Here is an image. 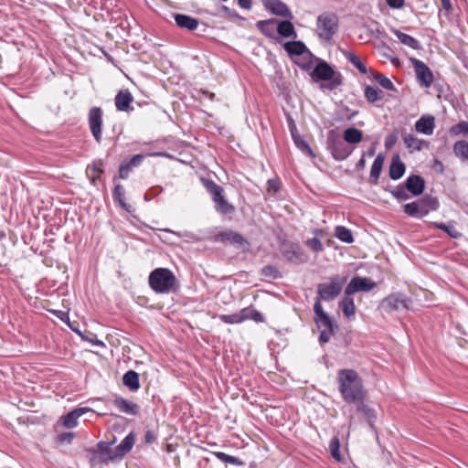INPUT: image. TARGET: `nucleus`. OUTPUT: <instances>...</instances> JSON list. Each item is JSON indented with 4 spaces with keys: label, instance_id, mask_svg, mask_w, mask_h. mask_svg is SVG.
Instances as JSON below:
<instances>
[{
    "label": "nucleus",
    "instance_id": "nucleus-1",
    "mask_svg": "<svg viewBox=\"0 0 468 468\" xmlns=\"http://www.w3.org/2000/svg\"><path fill=\"white\" fill-rule=\"evenodd\" d=\"M336 381L343 400L352 404L366 399L367 392L364 387L363 379L353 369H340L337 372Z\"/></svg>",
    "mask_w": 468,
    "mask_h": 468
},
{
    "label": "nucleus",
    "instance_id": "nucleus-2",
    "mask_svg": "<svg viewBox=\"0 0 468 468\" xmlns=\"http://www.w3.org/2000/svg\"><path fill=\"white\" fill-rule=\"evenodd\" d=\"M148 282L155 292L168 293L176 288L177 280L169 269L156 268L149 274Z\"/></svg>",
    "mask_w": 468,
    "mask_h": 468
},
{
    "label": "nucleus",
    "instance_id": "nucleus-3",
    "mask_svg": "<svg viewBox=\"0 0 468 468\" xmlns=\"http://www.w3.org/2000/svg\"><path fill=\"white\" fill-rule=\"evenodd\" d=\"M314 311L315 314L314 321L320 331L319 341L327 343L335 334L336 326L334 324L332 318L324 311L319 299H316L314 303Z\"/></svg>",
    "mask_w": 468,
    "mask_h": 468
},
{
    "label": "nucleus",
    "instance_id": "nucleus-4",
    "mask_svg": "<svg viewBox=\"0 0 468 468\" xmlns=\"http://www.w3.org/2000/svg\"><path fill=\"white\" fill-rule=\"evenodd\" d=\"M203 185L207 191L210 194L215 204V209L222 215L231 214L235 211V207L229 203L224 196V189L221 186L216 184L212 180H203Z\"/></svg>",
    "mask_w": 468,
    "mask_h": 468
},
{
    "label": "nucleus",
    "instance_id": "nucleus-5",
    "mask_svg": "<svg viewBox=\"0 0 468 468\" xmlns=\"http://www.w3.org/2000/svg\"><path fill=\"white\" fill-rule=\"evenodd\" d=\"M338 29V17L334 13H323L316 21V33L321 41L330 43Z\"/></svg>",
    "mask_w": 468,
    "mask_h": 468
},
{
    "label": "nucleus",
    "instance_id": "nucleus-6",
    "mask_svg": "<svg viewBox=\"0 0 468 468\" xmlns=\"http://www.w3.org/2000/svg\"><path fill=\"white\" fill-rule=\"evenodd\" d=\"M439 207V202L435 197H425L417 201L408 203L404 206V212L415 218H423L428 215L431 211H435Z\"/></svg>",
    "mask_w": 468,
    "mask_h": 468
},
{
    "label": "nucleus",
    "instance_id": "nucleus-7",
    "mask_svg": "<svg viewBox=\"0 0 468 468\" xmlns=\"http://www.w3.org/2000/svg\"><path fill=\"white\" fill-rule=\"evenodd\" d=\"M411 300L403 292H392L386 296L379 303L378 308L386 314L410 309Z\"/></svg>",
    "mask_w": 468,
    "mask_h": 468
},
{
    "label": "nucleus",
    "instance_id": "nucleus-8",
    "mask_svg": "<svg viewBox=\"0 0 468 468\" xmlns=\"http://www.w3.org/2000/svg\"><path fill=\"white\" fill-rule=\"evenodd\" d=\"M345 282V278H340L339 276L335 275L331 278L329 282L320 283L317 288V292L319 295L317 299H319V301L322 299L327 302L334 300L340 294Z\"/></svg>",
    "mask_w": 468,
    "mask_h": 468
},
{
    "label": "nucleus",
    "instance_id": "nucleus-9",
    "mask_svg": "<svg viewBox=\"0 0 468 468\" xmlns=\"http://www.w3.org/2000/svg\"><path fill=\"white\" fill-rule=\"evenodd\" d=\"M111 442L100 441L96 448L89 450L91 453L90 463H109L117 458L114 449L111 448Z\"/></svg>",
    "mask_w": 468,
    "mask_h": 468
},
{
    "label": "nucleus",
    "instance_id": "nucleus-10",
    "mask_svg": "<svg viewBox=\"0 0 468 468\" xmlns=\"http://www.w3.org/2000/svg\"><path fill=\"white\" fill-rule=\"evenodd\" d=\"M410 62L414 68L419 84L424 88H430L433 83L434 77L430 68L421 60L416 58H410Z\"/></svg>",
    "mask_w": 468,
    "mask_h": 468
},
{
    "label": "nucleus",
    "instance_id": "nucleus-11",
    "mask_svg": "<svg viewBox=\"0 0 468 468\" xmlns=\"http://www.w3.org/2000/svg\"><path fill=\"white\" fill-rule=\"evenodd\" d=\"M281 252L288 261L294 264H302L308 261V256L296 243H282L281 246Z\"/></svg>",
    "mask_w": 468,
    "mask_h": 468
},
{
    "label": "nucleus",
    "instance_id": "nucleus-12",
    "mask_svg": "<svg viewBox=\"0 0 468 468\" xmlns=\"http://www.w3.org/2000/svg\"><path fill=\"white\" fill-rule=\"evenodd\" d=\"M376 282L369 278L355 276L345 289L346 295H352L358 292H369L376 287Z\"/></svg>",
    "mask_w": 468,
    "mask_h": 468
},
{
    "label": "nucleus",
    "instance_id": "nucleus-13",
    "mask_svg": "<svg viewBox=\"0 0 468 468\" xmlns=\"http://www.w3.org/2000/svg\"><path fill=\"white\" fill-rule=\"evenodd\" d=\"M88 121L92 136L100 144L102 138V110L100 107H92L89 112Z\"/></svg>",
    "mask_w": 468,
    "mask_h": 468
},
{
    "label": "nucleus",
    "instance_id": "nucleus-14",
    "mask_svg": "<svg viewBox=\"0 0 468 468\" xmlns=\"http://www.w3.org/2000/svg\"><path fill=\"white\" fill-rule=\"evenodd\" d=\"M264 7L269 10L271 14L292 19L293 16L286 4L280 0H261Z\"/></svg>",
    "mask_w": 468,
    "mask_h": 468
},
{
    "label": "nucleus",
    "instance_id": "nucleus-15",
    "mask_svg": "<svg viewBox=\"0 0 468 468\" xmlns=\"http://www.w3.org/2000/svg\"><path fill=\"white\" fill-rule=\"evenodd\" d=\"M414 127L417 133L425 135H431L435 129V118L430 114L422 115L415 122Z\"/></svg>",
    "mask_w": 468,
    "mask_h": 468
},
{
    "label": "nucleus",
    "instance_id": "nucleus-16",
    "mask_svg": "<svg viewBox=\"0 0 468 468\" xmlns=\"http://www.w3.org/2000/svg\"><path fill=\"white\" fill-rule=\"evenodd\" d=\"M133 101V97L128 90H120L115 96V107L120 112H129L133 110L131 103Z\"/></svg>",
    "mask_w": 468,
    "mask_h": 468
},
{
    "label": "nucleus",
    "instance_id": "nucleus-17",
    "mask_svg": "<svg viewBox=\"0 0 468 468\" xmlns=\"http://www.w3.org/2000/svg\"><path fill=\"white\" fill-rule=\"evenodd\" d=\"M214 240L222 243H230L241 246L245 243L244 238L233 230L221 231L214 237Z\"/></svg>",
    "mask_w": 468,
    "mask_h": 468
},
{
    "label": "nucleus",
    "instance_id": "nucleus-18",
    "mask_svg": "<svg viewBox=\"0 0 468 468\" xmlns=\"http://www.w3.org/2000/svg\"><path fill=\"white\" fill-rule=\"evenodd\" d=\"M404 186L412 196H419L425 188V181L418 175H411L406 179Z\"/></svg>",
    "mask_w": 468,
    "mask_h": 468
},
{
    "label": "nucleus",
    "instance_id": "nucleus-19",
    "mask_svg": "<svg viewBox=\"0 0 468 468\" xmlns=\"http://www.w3.org/2000/svg\"><path fill=\"white\" fill-rule=\"evenodd\" d=\"M402 139L405 146L410 153L429 147V143L426 140L420 139L412 133L403 134Z\"/></svg>",
    "mask_w": 468,
    "mask_h": 468
},
{
    "label": "nucleus",
    "instance_id": "nucleus-20",
    "mask_svg": "<svg viewBox=\"0 0 468 468\" xmlns=\"http://www.w3.org/2000/svg\"><path fill=\"white\" fill-rule=\"evenodd\" d=\"M335 74L334 69L325 61H320L314 69L311 76L318 80H330Z\"/></svg>",
    "mask_w": 468,
    "mask_h": 468
},
{
    "label": "nucleus",
    "instance_id": "nucleus-21",
    "mask_svg": "<svg viewBox=\"0 0 468 468\" xmlns=\"http://www.w3.org/2000/svg\"><path fill=\"white\" fill-rule=\"evenodd\" d=\"M330 149L334 158L338 161L346 159L353 151L340 140L332 141Z\"/></svg>",
    "mask_w": 468,
    "mask_h": 468
},
{
    "label": "nucleus",
    "instance_id": "nucleus-22",
    "mask_svg": "<svg viewBox=\"0 0 468 468\" xmlns=\"http://www.w3.org/2000/svg\"><path fill=\"white\" fill-rule=\"evenodd\" d=\"M90 410V409L89 408H78L69 412L61 418L63 426L68 429L76 427L78 425V419Z\"/></svg>",
    "mask_w": 468,
    "mask_h": 468
},
{
    "label": "nucleus",
    "instance_id": "nucleus-23",
    "mask_svg": "<svg viewBox=\"0 0 468 468\" xmlns=\"http://www.w3.org/2000/svg\"><path fill=\"white\" fill-rule=\"evenodd\" d=\"M135 442V435L133 432H130L114 449L118 459H122L126 453H128L133 447Z\"/></svg>",
    "mask_w": 468,
    "mask_h": 468
},
{
    "label": "nucleus",
    "instance_id": "nucleus-24",
    "mask_svg": "<svg viewBox=\"0 0 468 468\" xmlns=\"http://www.w3.org/2000/svg\"><path fill=\"white\" fill-rule=\"evenodd\" d=\"M353 404L356 405V410L363 414L365 420L368 423L369 427L373 429L374 421L376 420V412L368 405L365 403V399L356 401Z\"/></svg>",
    "mask_w": 468,
    "mask_h": 468
},
{
    "label": "nucleus",
    "instance_id": "nucleus-25",
    "mask_svg": "<svg viewBox=\"0 0 468 468\" xmlns=\"http://www.w3.org/2000/svg\"><path fill=\"white\" fill-rule=\"evenodd\" d=\"M114 406L122 413L135 416L138 414V406L125 399L116 398L113 401Z\"/></svg>",
    "mask_w": 468,
    "mask_h": 468
},
{
    "label": "nucleus",
    "instance_id": "nucleus-26",
    "mask_svg": "<svg viewBox=\"0 0 468 468\" xmlns=\"http://www.w3.org/2000/svg\"><path fill=\"white\" fill-rule=\"evenodd\" d=\"M175 21L179 27L188 30H195L199 24L197 18L183 14L175 15Z\"/></svg>",
    "mask_w": 468,
    "mask_h": 468
},
{
    "label": "nucleus",
    "instance_id": "nucleus-27",
    "mask_svg": "<svg viewBox=\"0 0 468 468\" xmlns=\"http://www.w3.org/2000/svg\"><path fill=\"white\" fill-rule=\"evenodd\" d=\"M404 173H405V165L400 160L399 155L394 156L392 158V161H391V164L389 166V171H388L390 178L393 180H398L400 177H402Z\"/></svg>",
    "mask_w": 468,
    "mask_h": 468
},
{
    "label": "nucleus",
    "instance_id": "nucleus-28",
    "mask_svg": "<svg viewBox=\"0 0 468 468\" xmlns=\"http://www.w3.org/2000/svg\"><path fill=\"white\" fill-rule=\"evenodd\" d=\"M343 56L351 63L360 73L367 74V66L362 62L360 58L351 50L343 49Z\"/></svg>",
    "mask_w": 468,
    "mask_h": 468
},
{
    "label": "nucleus",
    "instance_id": "nucleus-29",
    "mask_svg": "<svg viewBox=\"0 0 468 468\" xmlns=\"http://www.w3.org/2000/svg\"><path fill=\"white\" fill-rule=\"evenodd\" d=\"M393 34L398 37L399 42L412 49L418 50L420 48V44L419 40L414 38L413 37L405 34L398 29H392Z\"/></svg>",
    "mask_w": 468,
    "mask_h": 468
},
{
    "label": "nucleus",
    "instance_id": "nucleus-30",
    "mask_svg": "<svg viewBox=\"0 0 468 468\" xmlns=\"http://www.w3.org/2000/svg\"><path fill=\"white\" fill-rule=\"evenodd\" d=\"M256 27L266 37H274V34L277 27L275 19L258 21Z\"/></svg>",
    "mask_w": 468,
    "mask_h": 468
},
{
    "label": "nucleus",
    "instance_id": "nucleus-31",
    "mask_svg": "<svg viewBox=\"0 0 468 468\" xmlns=\"http://www.w3.org/2000/svg\"><path fill=\"white\" fill-rule=\"evenodd\" d=\"M384 157L381 154L377 155L375 158L371 169H370V182L377 185L383 168Z\"/></svg>",
    "mask_w": 468,
    "mask_h": 468
},
{
    "label": "nucleus",
    "instance_id": "nucleus-32",
    "mask_svg": "<svg viewBox=\"0 0 468 468\" xmlns=\"http://www.w3.org/2000/svg\"><path fill=\"white\" fill-rule=\"evenodd\" d=\"M122 382L132 391H136L140 388L139 375L133 370H129L124 374Z\"/></svg>",
    "mask_w": 468,
    "mask_h": 468
},
{
    "label": "nucleus",
    "instance_id": "nucleus-33",
    "mask_svg": "<svg viewBox=\"0 0 468 468\" xmlns=\"http://www.w3.org/2000/svg\"><path fill=\"white\" fill-rule=\"evenodd\" d=\"M276 31L283 37H297L293 24L289 20H284L277 25Z\"/></svg>",
    "mask_w": 468,
    "mask_h": 468
},
{
    "label": "nucleus",
    "instance_id": "nucleus-34",
    "mask_svg": "<svg viewBox=\"0 0 468 468\" xmlns=\"http://www.w3.org/2000/svg\"><path fill=\"white\" fill-rule=\"evenodd\" d=\"M343 138L348 144H356L362 141L363 132L355 127H350L344 131Z\"/></svg>",
    "mask_w": 468,
    "mask_h": 468
},
{
    "label": "nucleus",
    "instance_id": "nucleus-35",
    "mask_svg": "<svg viewBox=\"0 0 468 468\" xmlns=\"http://www.w3.org/2000/svg\"><path fill=\"white\" fill-rule=\"evenodd\" d=\"M339 305L342 308L344 314L347 318H352L355 316L356 305L350 295H346L339 303Z\"/></svg>",
    "mask_w": 468,
    "mask_h": 468
},
{
    "label": "nucleus",
    "instance_id": "nucleus-36",
    "mask_svg": "<svg viewBox=\"0 0 468 468\" xmlns=\"http://www.w3.org/2000/svg\"><path fill=\"white\" fill-rule=\"evenodd\" d=\"M283 48L289 55L295 56H300L307 50L306 46L301 41L286 42Z\"/></svg>",
    "mask_w": 468,
    "mask_h": 468
},
{
    "label": "nucleus",
    "instance_id": "nucleus-37",
    "mask_svg": "<svg viewBox=\"0 0 468 468\" xmlns=\"http://www.w3.org/2000/svg\"><path fill=\"white\" fill-rule=\"evenodd\" d=\"M456 157L468 161V142L464 140L457 141L452 147Z\"/></svg>",
    "mask_w": 468,
    "mask_h": 468
},
{
    "label": "nucleus",
    "instance_id": "nucleus-38",
    "mask_svg": "<svg viewBox=\"0 0 468 468\" xmlns=\"http://www.w3.org/2000/svg\"><path fill=\"white\" fill-rule=\"evenodd\" d=\"M364 94L367 100L371 103L380 101L384 97V92L382 90L372 86H367L365 88Z\"/></svg>",
    "mask_w": 468,
    "mask_h": 468
},
{
    "label": "nucleus",
    "instance_id": "nucleus-39",
    "mask_svg": "<svg viewBox=\"0 0 468 468\" xmlns=\"http://www.w3.org/2000/svg\"><path fill=\"white\" fill-rule=\"evenodd\" d=\"M335 236L341 241L348 244L354 241L351 230L344 226H337L335 228Z\"/></svg>",
    "mask_w": 468,
    "mask_h": 468
},
{
    "label": "nucleus",
    "instance_id": "nucleus-40",
    "mask_svg": "<svg viewBox=\"0 0 468 468\" xmlns=\"http://www.w3.org/2000/svg\"><path fill=\"white\" fill-rule=\"evenodd\" d=\"M433 226L436 229H441L444 232H446L451 238L457 239L461 237V233L455 229L452 223L446 225L444 223L434 222Z\"/></svg>",
    "mask_w": 468,
    "mask_h": 468
},
{
    "label": "nucleus",
    "instance_id": "nucleus-41",
    "mask_svg": "<svg viewBox=\"0 0 468 468\" xmlns=\"http://www.w3.org/2000/svg\"><path fill=\"white\" fill-rule=\"evenodd\" d=\"M449 133L452 136H458L463 134L464 136H468V122L461 121L457 124L452 126L449 129Z\"/></svg>",
    "mask_w": 468,
    "mask_h": 468
},
{
    "label": "nucleus",
    "instance_id": "nucleus-42",
    "mask_svg": "<svg viewBox=\"0 0 468 468\" xmlns=\"http://www.w3.org/2000/svg\"><path fill=\"white\" fill-rule=\"evenodd\" d=\"M219 319L226 324H239L244 321L242 310L239 313L233 314H221Z\"/></svg>",
    "mask_w": 468,
    "mask_h": 468
},
{
    "label": "nucleus",
    "instance_id": "nucleus-43",
    "mask_svg": "<svg viewBox=\"0 0 468 468\" xmlns=\"http://www.w3.org/2000/svg\"><path fill=\"white\" fill-rule=\"evenodd\" d=\"M242 314L245 320H253L255 322H262L263 315L255 309L252 308H244L242 309Z\"/></svg>",
    "mask_w": 468,
    "mask_h": 468
},
{
    "label": "nucleus",
    "instance_id": "nucleus-44",
    "mask_svg": "<svg viewBox=\"0 0 468 468\" xmlns=\"http://www.w3.org/2000/svg\"><path fill=\"white\" fill-rule=\"evenodd\" d=\"M124 190L121 185H116L113 190V198L120 204V206L129 211V206L123 200Z\"/></svg>",
    "mask_w": 468,
    "mask_h": 468
},
{
    "label": "nucleus",
    "instance_id": "nucleus-45",
    "mask_svg": "<svg viewBox=\"0 0 468 468\" xmlns=\"http://www.w3.org/2000/svg\"><path fill=\"white\" fill-rule=\"evenodd\" d=\"M408 189L404 185L398 186L395 189L391 190V194L398 200H407L410 198L408 195Z\"/></svg>",
    "mask_w": 468,
    "mask_h": 468
},
{
    "label": "nucleus",
    "instance_id": "nucleus-46",
    "mask_svg": "<svg viewBox=\"0 0 468 468\" xmlns=\"http://www.w3.org/2000/svg\"><path fill=\"white\" fill-rule=\"evenodd\" d=\"M305 245L314 252L318 253L324 250V246L318 238L308 239Z\"/></svg>",
    "mask_w": 468,
    "mask_h": 468
},
{
    "label": "nucleus",
    "instance_id": "nucleus-47",
    "mask_svg": "<svg viewBox=\"0 0 468 468\" xmlns=\"http://www.w3.org/2000/svg\"><path fill=\"white\" fill-rule=\"evenodd\" d=\"M261 273L262 276L271 278V279H277V278L281 277V273L278 271V269L271 265L264 266L261 269Z\"/></svg>",
    "mask_w": 468,
    "mask_h": 468
},
{
    "label": "nucleus",
    "instance_id": "nucleus-48",
    "mask_svg": "<svg viewBox=\"0 0 468 468\" xmlns=\"http://www.w3.org/2000/svg\"><path fill=\"white\" fill-rule=\"evenodd\" d=\"M329 448H330V452H331L332 456L335 460L340 461V459H341L340 451H339L340 442H339V440H338L337 437H334L331 440Z\"/></svg>",
    "mask_w": 468,
    "mask_h": 468
},
{
    "label": "nucleus",
    "instance_id": "nucleus-49",
    "mask_svg": "<svg viewBox=\"0 0 468 468\" xmlns=\"http://www.w3.org/2000/svg\"><path fill=\"white\" fill-rule=\"evenodd\" d=\"M376 80L382 88L388 90H393L395 89L392 81L383 74H378Z\"/></svg>",
    "mask_w": 468,
    "mask_h": 468
},
{
    "label": "nucleus",
    "instance_id": "nucleus-50",
    "mask_svg": "<svg viewBox=\"0 0 468 468\" xmlns=\"http://www.w3.org/2000/svg\"><path fill=\"white\" fill-rule=\"evenodd\" d=\"M294 142H295L297 147L299 149H301L304 154H306L310 156H314L311 147L309 146V144L306 141L294 137Z\"/></svg>",
    "mask_w": 468,
    "mask_h": 468
},
{
    "label": "nucleus",
    "instance_id": "nucleus-51",
    "mask_svg": "<svg viewBox=\"0 0 468 468\" xmlns=\"http://www.w3.org/2000/svg\"><path fill=\"white\" fill-rule=\"evenodd\" d=\"M131 164H128L126 161H123L119 168V177L122 179H126L129 176V174L132 170Z\"/></svg>",
    "mask_w": 468,
    "mask_h": 468
},
{
    "label": "nucleus",
    "instance_id": "nucleus-52",
    "mask_svg": "<svg viewBox=\"0 0 468 468\" xmlns=\"http://www.w3.org/2000/svg\"><path fill=\"white\" fill-rule=\"evenodd\" d=\"M398 141V134L397 133H392L388 134L385 139V147L386 149L389 150L391 149Z\"/></svg>",
    "mask_w": 468,
    "mask_h": 468
},
{
    "label": "nucleus",
    "instance_id": "nucleus-53",
    "mask_svg": "<svg viewBox=\"0 0 468 468\" xmlns=\"http://www.w3.org/2000/svg\"><path fill=\"white\" fill-rule=\"evenodd\" d=\"M75 437L74 432H63L58 435V441L61 443H70Z\"/></svg>",
    "mask_w": 468,
    "mask_h": 468
},
{
    "label": "nucleus",
    "instance_id": "nucleus-54",
    "mask_svg": "<svg viewBox=\"0 0 468 468\" xmlns=\"http://www.w3.org/2000/svg\"><path fill=\"white\" fill-rule=\"evenodd\" d=\"M378 50L379 54H380L382 57H384V58H388V59L391 57V55H390V53H389L390 48H389V47H388L386 43H384V42H382L381 44H379V45L378 46Z\"/></svg>",
    "mask_w": 468,
    "mask_h": 468
},
{
    "label": "nucleus",
    "instance_id": "nucleus-55",
    "mask_svg": "<svg viewBox=\"0 0 468 468\" xmlns=\"http://www.w3.org/2000/svg\"><path fill=\"white\" fill-rule=\"evenodd\" d=\"M101 166V164H98V165H97V164H94V165L91 166L92 170L96 173V175L92 176V177H91V182H92L93 184L95 183V181H96L97 179H99V178H100L101 175V174H102V172H103Z\"/></svg>",
    "mask_w": 468,
    "mask_h": 468
},
{
    "label": "nucleus",
    "instance_id": "nucleus-56",
    "mask_svg": "<svg viewBox=\"0 0 468 468\" xmlns=\"http://www.w3.org/2000/svg\"><path fill=\"white\" fill-rule=\"evenodd\" d=\"M144 156L143 154H135L129 161H126L128 164H131V166H138L144 160Z\"/></svg>",
    "mask_w": 468,
    "mask_h": 468
},
{
    "label": "nucleus",
    "instance_id": "nucleus-57",
    "mask_svg": "<svg viewBox=\"0 0 468 468\" xmlns=\"http://www.w3.org/2000/svg\"><path fill=\"white\" fill-rule=\"evenodd\" d=\"M388 5L391 8L399 9L404 6L405 0H386Z\"/></svg>",
    "mask_w": 468,
    "mask_h": 468
},
{
    "label": "nucleus",
    "instance_id": "nucleus-58",
    "mask_svg": "<svg viewBox=\"0 0 468 468\" xmlns=\"http://www.w3.org/2000/svg\"><path fill=\"white\" fill-rule=\"evenodd\" d=\"M213 454L221 462L227 463L229 462V459L231 455H229L222 452H215Z\"/></svg>",
    "mask_w": 468,
    "mask_h": 468
},
{
    "label": "nucleus",
    "instance_id": "nucleus-59",
    "mask_svg": "<svg viewBox=\"0 0 468 468\" xmlns=\"http://www.w3.org/2000/svg\"><path fill=\"white\" fill-rule=\"evenodd\" d=\"M144 441L146 443H153L155 441V435L154 431H147L144 436Z\"/></svg>",
    "mask_w": 468,
    "mask_h": 468
},
{
    "label": "nucleus",
    "instance_id": "nucleus-60",
    "mask_svg": "<svg viewBox=\"0 0 468 468\" xmlns=\"http://www.w3.org/2000/svg\"><path fill=\"white\" fill-rule=\"evenodd\" d=\"M239 5L244 9H250L251 0H239Z\"/></svg>",
    "mask_w": 468,
    "mask_h": 468
},
{
    "label": "nucleus",
    "instance_id": "nucleus-61",
    "mask_svg": "<svg viewBox=\"0 0 468 468\" xmlns=\"http://www.w3.org/2000/svg\"><path fill=\"white\" fill-rule=\"evenodd\" d=\"M227 463H230V464H234V465H242L243 464V462L241 460H239V458L237 457H234V456H230L229 459V462Z\"/></svg>",
    "mask_w": 468,
    "mask_h": 468
},
{
    "label": "nucleus",
    "instance_id": "nucleus-62",
    "mask_svg": "<svg viewBox=\"0 0 468 468\" xmlns=\"http://www.w3.org/2000/svg\"><path fill=\"white\" fill-rule=\"evenodd\" d=\"M441 5H442L443 9H445L446 11H450L452 9L451 0H441Z\"/></svg>",
    "mask_w": 468,
    "mask_h": 468
},
{
    "label": "nucleus",
    "instance_id": "nucleus-63",
    "mask_svg": "<svg viewBox=\"0 0 468 468\" xmlns=\"http://www.w3.org/2000/svg\"><path fill=\"white\" fill-rule=\"evenodd\" d=\"M388 60H390V62H391L394 66H396V67L400 66V60H399V58H395V57H392V56H391V57L388 58Z\"/></svg>",
    "mask_w": 468,
    "mask_h": 468
},
{
    "label": "nucleus",
    "instance_id": "nucleus-64",
    "mask_svg": "<svg viewBox=\"0 0 468 468\" xmlns=\"http://www.w3.org/2000/svg\"><path fill=\"white\" fill-rule=\"evenodd\" d=\"M366 165V160L364 157H362L356 164V168L357 169H363Z\"/></svg>",
    "mask_w": 468,
    "mask_h": 468
}]
</instances>
